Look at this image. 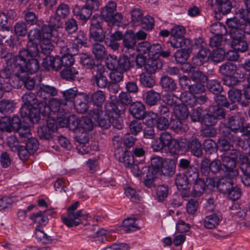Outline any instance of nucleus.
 I'll list each match as a JSON object with an SVG mask.
<instances>
[{
	"label": "nucleus",
	"instance_id": "nucleus-23",
	"mask_svg": "<svg viewBox=\"0 0 250 250\" xmlns=\"http://www.w3.org/2000/svg\"><path fill=\"white\" fill-rule=\"evenodd\" d=\"M246 9L240 8L236 11L238 18L244 20L250 26V0H244Z\"/></svg>",
	"mask_w": 250,
	"mask_h": 250
},
{
	"label": "nucleus",
	"instance_id": "nucleus-16",
	"mask_svg": "<svg viewBox=\"0 0 250 250\" xmlns=\"http://www.w3.org/2000/svg\"><path fill=\"white\" fill-rule=\"evenodd\" d=\"M87 36L85 32L83 31L78 32L76 37L73 40L71 49L74 52V54L78 53L79 47L85 45L87 42Z\"/></svg>",
	"mask_w": 250,
	"mask_h": 250
},
{
	"label": "nucleus",
	"instance_id": "nucleus-62",
	"mask_svg": "<svg viewBox=\"0 0 250 250\" xmlns=\"http://www.w3.org/2000/svg\"><path fill=\"white\" fill-rule=\"evenodd\" d=\"M90 39L95 42H103L105 38V35L103 29H90Z\"/></svg>",
	"mask_w": 250,
	"mask_h": 250
},
{
	"label": "nucleus",
	"instance_id": "nucleus-17",
	"mask_svg": "<svg viewBox=\"0 0 250 250\" xmlns=\"http://www.w3.org/2000/svg\"><path fill=\"white\" fill-rule=\"evenodd\" d=\"M163 63L157 59L150 58L148 59L145 66V69L147 74H153L156 73L158 69L162 68Z\"/></svg>",
	"mask_w": 250,
	"mask_h": 250
},
{
	"label": "nucleus",
	"instance_id": "nucleus-29",
	"mask_svg": "<svg viewBox=\"0 0 250 250\" xmlns=\"http://www.w3.org/2000/svg\"><path fill=\"white\" fill-rule=\"evenodd\" d=\"M28 37L29 39V41L27 44V48H29V46H31L32 45H29V43H32L33 44H36L37 46V48L38 49V44L36 41L41 42V40L42 39V34L41 31L38 29H34L30 30L28 33Z\"/></svg>",
	"mask_w": 250,
	"mask_h": 250
},
{
	"label": "nucleus",
	"instance_id": "nucleus-31",
	"mask_svg": "<svg viewBox=\"0 0 250 250\" xmlns=\"http://www.w3.org/2000/svg\"><path fill=\"white\" fill-rule=\"evenodd\" d=\"M220 219L216 214H212L207 216L204 220V226L208 229H213L217 226L220 222Z\"/></svg>",
	"mask_w": 250,
	"mask_h": 250
},
{
	"label": "nucleus",
	"instance_id": "nucleus-8",
	"mask_svg": "<svg viewBox=\"0 0 250 250\" xmlns=\"http://www.w3.org/2000/svg\"><path fill=\"white\" fill-rule=\"evenodd\" d=\"M92 77L90 82L92 85L100 88H105L108 84V80L105 75V68L103 66H97L92 71Z\"/></svg>",
	"mask_w": 250,
	"mask_h": 250
},
{
	"label": "nucleus",
	"instance_id": "nucleus-21",
	"mask_svg": "<svg viewBox=\"0 0 250 250\" xmlns=\"http://www.w3.org/2000/svg\"><path fill=\"white\" fill-rule=\"evenodd\" d=\"M119 105L122 108V105H120L117 102H114L113 101L107 103L105 105V113L110 117H113L116 115H120L123 110L119 108Z\"/></svg>",
	"mask_w": 250,
	"mask_h": 250
},
{
	"label": "nucleus",
	"instance_id": "nucleus-19",
	"mask_svg": "<svg viewBox=\"0 0 250 250\" xmlns=\"http://www.w3.org/2000/svg\"><path fill=\"white\" fill-rule=\"evenodd\" d=\"M172 47L174 48H183L182 49L191 52L193 48L192 41L189 39L182 38L181 40H171L170 42Z\"/></svg>",
	"mask_w": 250,
	"mask_h": 250
},
{
	"label": "nucleus",
	"instance_id": "nucleus-60",
	"mask_svg": "<svg viewBox=\"0 0 250 250\" xmlns=\"http://www.w3.org/2000/svg\"><path fill=\"white\" fill-rule=\"evenodd\" d=\"M70 13V8L68 5L62 3L59 5L56 10V14L64 19L66 18Z\"/></svg>",
	"mask_w": 250,
	"mask_h": 250
},
{
	"label": "nucleus",
	"instance_id": "nucleus-32",
	"mask_svg": "<svg viewBox=\"0 0 250 250\" xmlns=\"http://www.w3.org/2000/svg\"><path fill=\"white\" fill-rule=\"evenodd\" d=\"M15 103L14 101L3 99L0 101V112L6 114L12 113L15 108Z\"/></svg>",
	"mask_w": 250,
	"mask_h": 250
},
{
	"label": "nucleus",
	"instance_id": "nucleus-44",
	"mask_svg": "<svg viewBox=\"0 0 250 250\" xmlns=\"http://www.w3.org/2000/svg\"><path fill=\"white\" fill-rule=\"evenodd\" d=\"M216 1L218 11L223 15L227 14L230 12L232 5L229 0H216Z\"/></svg>",
	"mask_w": 250,
	"mask_h": 250
},
{
	"label": "nucleus",
	"instance_id": "nucleus-36",
	"mask_svg": "<svg viewBox=\"0 0 250 250\" xmlns=\"http://www.w3.org/2000/svg\"><path fill=\"white\" fill-rule=\"evenodd\" d=\"M91 99L93 104L97 106L96 109H102V105L105 100L104 92L101 90H98L91 95Z\"/></svg>",
	"mask_w": 250,
	"mask_h": 250
},
{
	"label": "nucleus",
	"instance_id": "nucleus-55",
	"mask_svg": "<svg viewBox=\"0 0 250 250\" xmlns=\"http://www.w3.org/2000/svg\"><path fill=\"white\" fill-rule=\"evenodd\" d=\"M170 117L160 116L155 121L157 128L160 130L167 129L170 125Z\"/></svg>",
	"mask_w": 250,
	"mask_h": 250
},
{
	"label": "nucleus",
	"instance_id": "nucleus-5",
	"mask_svg": "<svg viewBox=\"0 0 250 250\" xmlns=\"http://www.w3.org/2000/svg\"><path fill=\"white\" fill-rule=\"evenodd\" d=\"M67 104L62 99L52 98L49 102V106L46 108L49 117H66ZM55 119V117H54Z\"/></svg>",
	"mask_w": 250,
	"mask_h": 250
},
{
	"label": "nucleus",
	"instance_id": "nucleus-1",
	"mask_svg": "<svg viewBox=\"0 0 250 250\" xmlns=\"http://www.w3.org/2000/svg\"><path fill=\"white\" fill-rule=\"evenodd\" d=\"M28 49H22L16 56L13 72L17 69L18 71L26 72L31 74L36 73L40 68L39 61L36 57L39 54V49L36 44L30 43Z\"/></svg>",
	"mask_w": 250,
	"mask_h": 250
},
{
	"label": "nucleus",
	"instance_id": "nucleus-59",
	"mask_svg": "<svg viewBox=\"0 0 250 250\" xmlns=\"http://www.w3.org/2000/svg\"><path fill=\"white\" fill-rule=\"evenodd\" d=\"M151 166L150 167L155 173L158 172L163 167V159L160 156H155L151 159Z\"/></svg>",
	"mask_w": 250,
	"mask_h": 250
},
{
	"label": "nucleus",
	"instance_id": "nucleus-34",
	"mask_svg": "<svg viewBox=\"0 0 250 250\" xmlns=\"http://www.w3.org/2000/svg\"><path fill=\"white\" fill-rule=\"evenodd\" d=\"M193 189L191 192V194L194 197H199L201 196L206 188V184L204 180L201 178L198 179L196 181L193 182Z\"/></svg>",
	"mask_w": 250,
	"mask_h": 250
},
{
	"label": "nucleus",
	"instance_id": "nucleus-41",
	"mask_svg": "<svg viewBox=\"0 0 250 250\" xmlns=\"http://www.w3.org/2000/svg\"><path fill=\"white\" fill-rule=\"evenodd\" d=\"M226 23L229 30H235L239 28H240V27L241 28H246V26L249 25V24L244 20H242V21H240V20L238 19V18L236 17L228 19L226 21Z\"/></svg>",
	"mask_w": 250,
	"mask_h": 250
},
{
	"label": "nucleus",
	"instance_id": "nucleus-14",
	"mask_svg": "<svg viewBox=\"0 0 250 250\" xmlns=\"http://www.w3.org/2000/svg\"><path fill=\"white\" fill-rule=\"evenodd\" d=\"M35 238L37 241L43 245H50L56 243L57 240L48 235L43 231L40 229V226H37L35 229Z\"/></svg>",
	"mask_w": 250,
	"mask_h": 250
},
{
	"label": "nucleus",
	"instance_id": "nucleus-22",
	"mask_svg": "<svg viewBox=\"0 0 250 250\" xmlns=\"http://www.w3.org/2000/svg\"><path fill=\"white\" fill-rule=\"evenodd\" d=\"M228 120L227 127L229 128L230 130L240 132L244 123L242 119L238 116H231L229 117Z\"/></svg>",
	"mask_w": 250,
	"mask_h": 250
},
{
	"label": "nucleus",
	"instance_id": "nucleus-28",
	"mask_svg": "<svg viewBox=\"0 0 250 250\" xmlns=\"http://www.w3.org/2000/svg\"><path fill=\"white\" fill-rule=\"evenodd\" d=\"M239 131H234V130H230L229 128L224 127L222 129V132L226 139L228 140L230 143L238 144L240 142L241 138L237 135Z\"/></svg>",
	"mask_w": 250,
	"mask_h": 250
},
{
	"label": "nucleus",
	"instance_id": "nucleus-15",
	"mask_svg": "<svg viewBox=\"0 0 250 250\" xmlns=\"http://www.w3.org/2000/svg\"><path fill=\"white\" fill-rule=\"evenodd\" d=\"M23 104L22 106H27V108L38 106V104L45 101H39L37 99L36 95L31 92L25 93L22 96Z\"/></svg>",
	"mask_w": 250,
	"mask_h": 250
},
{
	"label": "nucleus",
	"instance_id": "nucleus-63",
	"mask_svg": "<svg viewBox=\"0 0 250 250\" xmlns=\"http://www.w3.org/2000/svg\"><path fill=\"white\" fill-rule=\"evenodd\" d=\"M66 123L67 127L73 131H75L80 128V120L74 115L67 118Z\"/></svg>",
	"mask_w": 250,
	"mask_h": 250
},
{
	"label": "nucleus",
	"instance_id": "nucleus-20",
	"mask_svg": "<svg viewBox=\"0 0 250 250\" xmlns=\"http://www.w3.org/2000/svg\"><path fill=\"white\" fill-rule=\"evenodd\" d=\"M210 55L209 50L206 47L199 50L198 54L193 58V63L200 66L205 62H207Z\"/></svg>",
	"mask_w": 250,
	"mask_h": 250
},
{
	"label": "nucleus",
	"instance_id": "nucleus-10",
	"mask_svg": "<svg viewBox=\"0 0 250 250\" xmlns=\"http://www.w3.org/2000/svg\"><path fill=\"white\" fill-rule=\"evenodd\" d=\"M0 57L3 59L6 64L4 71L7 76L11 75L13 72V66L15 64L16 56L7 51V49L2 46H0Z\"/></svg>",
	"mask_w": 250,
	"mask_h": 250
},
{
	"label": "nucleus",
	"instance_id": "nucleus-38",
	"mask_svg": "<svg viewBox=\"0 0 250 250\" xmlns=\"http://www.w3.org/2000/svg\"><path fill=\"white\" fill-rule=\"evenodd\" d=\"M237 66L235 64L231 62H227L219 67V72L224 76L231 75L235 73Z\"/></svg>",
	"mask_w": 250,
	"mask_h": 250
},
{
	"label": "nucleus",
	"instance_id": "nucleus-12",
	"mask_svg": "<svg viewBox=\"0 0 250 250\" xmlns=\"http://www.w3.org/2000/svg\"><path fill=\"white\" fill-rule=\"evenodd\" d=\"M129 112L135 118L139 120L144 119L146 113L144 104L140 102L132 103L130 105Z\"/></svg>",
	"mask_w": 250,
	"mask_h": 250
},
{
	"label": "nucleus",
	"instance_id": "nucleus-27",
	"mask_svg": "<svg viewBox=\"0 0 250 250\" xmlns=\"http://www.w3.org/2000/svg\"><path fill=\"white\" fill-rule=\"evenodd\" d=\"M160 84L166 91H173L177 88V84L175 81L167 76H164L161 78Z\"/></svg>",
	"mask_w": 250,
	"mask_h": 250
},
{
	"label": "nucleus",
	"instance_id": "nucleus-52",
	"mask_svg": "<svg viewBox=\"0 0 250 250\" xmlns=\"http://www.w3.org/2000/svg\"><path fill=\"white\" fill-rule=\"evenodd\" d=\"M136 218L128 217L123 222V226L125 229V231L126 232L135 231L139 229L137 224L135 223Z\"/></svg>",
	"mask_w": 250,
	"mask_h": 250
},
{
	"label": "nucleus",
	"instance_id": "nucleus-51",
	"mask_svg": "<svg viewBox=\"0 0 250 250\" xmlns=\"http://www.w3.org/2000/svg\"><path fill=\"white\" fill-rule=\"evenodd\" d=\"M210 31L215 35L221 36L225 35L227 32L226 26L220 22L213 23L210 27Z\"/></svg>",
	"mask_w": 250,
	"mask_h": 250
},
{
	"label": "nucleus",
	"instance_id": "nucleus-35",
	"mask_svg": "<svg viewBox=\"0 0 250 250\" xmlns=\"http://www.w3.org/2000/svg\"><path fill=\"white\" fill-rule=\"evenodd\" d=\"M231 45L233 49L241 52L247 51L249 49V42L245 37L232 40Z\"/></svg>",
	"mask_w": 250,
	"mask_h": 250
},
{
	"label": "nucleus",
	"instance_id": "nucleus-42",
	"mask_svg": "<svg viewBox=\"0 0 250 250\" xmlns=\"http://www.w3.org/2000/svg\"><path fill=\"white\" fill-rule=\"evenodd\" d=\"M174 113L176 118L184 120L189 115L188 107L184 104L176 105L174 107Z\"/></svg>",
	"mask_w": 250,
	"mask_h": 250
},
{
	"label": "nucleus",
	"instance_id": "nucleus-9",
	"mask_svg": "<svg viewBox=\"0 0 250 250\" xmlns=\"http://www.w3.org/2000/svg\"><path fill=\"white\" fill-rule=\"evenodd\" d=\"M89 114L100 126L107 129L111 126V117L106 114L102 109H93L90 111Z\"/></svg>",
	"mask_w": 250,
	"mask_h": 250
},
{
	"label": "nucleus",
	"instance_id": "nucleus-53",
	"mask_svg": "<svg viewBox=\"0 0 250 250\" xmlns=\"http://www.w3.org/2000/svg\"><path fill=\"white\" fill-rule=\"evenodd\" d=\"M150 74L142 73L140 75V81L141 83L145 87L151 88L152 87L155 83V81L153 77L150 75Z\"/></svg>",
	"mask_w": 250,
	"mask_h": 250
},
{
	"label": "nucleus",
	"instance_id": "nucleus-25",
	"mask_svg": "<svg viewBox=\"0 0 250 250\" xmlns=\"http://www.w3.org/2000/svg\"><path fill=\"white\" fill-rule=\"evenodd\" d=\"M73 13L76 16L78 17L79 19L84 22L87 21L92 14V11L85 5L81 8L76 7L74 9Z\"/></svg>",
	"mask_w": 250,
	"mask_h": 250
},
{
	"label": "nucleus",
	"instance_id": "nucleus-43",
	"mask_svg": "<svg viewBox=\"0 0 250 250\" xmlns=\"http://www.w3.org/2000/svg\"><path fill=\"white\" fill-rule=\"evenodd\" d=\"M92 51L95 58L98 60L103 59L107 55L105 48L101 44H94L92 47Z\"/></svg>",
	"mask_w": 250,
	"mask_h": 250
},
{
	"label": "nucleus",
	"instance_id": "nucleus-4",
	"mask_svg": "<svg viewBox=\"0 0 250 250\" xmlns=\"http://www.w3.org/2000/svg\"><path fill=\"white\" fill-rule=\"evenodd\" d=\"M79 205V202L76 201L67 209V216L62 217V220L64 224L69 228L78 226L81 224V219L88 217L89 214L83 212V210L76 211Z\"/></svg>",
	"mask_w": 250,
	"mask_h": 250
},
{
	"label": "nucleus",
	"instance_id": "nucleus-46",
	"mask_svg": "<svg viewBox=\"0 0 250 250\" xmlns=\"http://www.w3.org/2000/svg\"><path fill=\"white\" fill-rule=\"evenodd\" d=\"M30 219L41 226H45L48 222V218L45 216V212L41 211L32 213L30 216Z\"/></svg>",
	"mask_w": 250,
	"mask_h": 250
},
{
	"label": "nucleus",
	"instance_id": "nucleus-45",
	"mask_svg": "<svg viewBox=\"0 0 250 250\" xmlns=\"http://www.w3.org/2000/svg\"><path fill=\"white\" fill-rule=\"evenodd\" d=\"M184 174L190 184L192 183L199 179L198 169L193 165L189 167Z\"/></svg>",
	"mask_w": 250,
	"mask_h": 250
},
{
	"label": "nucleus",
	"instance_id": "nucleus-24",
	"mask_svg": "<svg viewBox=\"0 0 250 250\" xmlns=\"http://www.w3.org/2000/svg\"><path fill=\"white\" fill-rule=\"evenodd\" d=\"M75 139L79 143L77 147L79 151H83V153L88 152L89 137L88 135L85 133H82L80 136H76Z\"/></svg>",
	"mask_w": 250,
	"mask_h": 250
},
{
	"label": "nucleus",
	"instance_id": "nucleus-30",
	"mask_svg": "<svg viewBox=\"0 0 250 250\" xmlns=\"http://www.w3.org/2000/svg\"><path fill=\"white\" fill-rule=\"evenodd\" d=\"M188 149L191 153L197 157H200L203 154L202 147L201 143L196 138L193 139L188 146Z\"/></svg>",
	"mask_w": 250,
	"mask_h": 250
},
{
	"label": "nucleus",
	"instance_id": "nucleus-57",
	"mask_svg": "<svg viewBox=\"0 0 250 250\" xmlns=\"http://www.w3.org/2000/svg\"><path fill=\"white\" fill-rule=\"evenodd\" d=\"M175 183L178 189H185L190 184L184 174L179 173L176 175Z\"/></svg>",
	"mask_w": 250,
	"mask_h": 250
},
{
	"label": "nucleus",
	"instance_id": "nucleus-33",
	"mask_svg": "<svg viewBox=\"0 0 250 250\" xmlns=\"http://www.w3.org/2000/svg\"><path fill=\"white\" fill-rule=\"evenodd\" d=\"M180 100L183 103V104L186 105L187 107L188 106L192 107L197 105L196 96L187 91L181 94L180 96Z\"/></svg>",
	"mask_w": 250,
	"mask_h": 250
},
{
	"label": "nucleus",
	"instance_id": "nucleus-26",
	"mask_svg": "<svg viewBox=\"0 0 250 250\" xmlns=\"http://www.w3.org/2000/svg\"><path fill=\"white\" fill-rule=\"evenodd\" d=\"M16 40L12 36V32L9 30L0 31V44L4 43L11 47H14Z\"/></svg>",
	"mask_w": 250,
	"mask_h": 250
},
{
	"label": "nucleus",
	"instance_id": "nucleus-40",
	"mask_svg": "<svg viewBox=\"0 0 250 250\" xmlns=\"http://www.w3.org/2000/svg\"><path fill=\"white\" fill-rule=\"evenodd\" d=\"M56 29L50 24L44 25L42 30V39L54 40L57 33Z\"/></svg>",
	"mask_w": 250,
	"mask_h": 250
},
{
	"label": "nucleus",
	"instance_id": "nucleus-6",
	"mask_svg": "<svg viewBox=\"0 0 250 250\" xmlns=\"http://www.w3.org/2000/svg\"><path fill=\"white\" fill-rule=\"evenodd\" d=\"M116 3L110 1L101 10V15L107 22H110L113 24L116 22H120L122 20L121 14L116 13Z\"/></svg>",
	"mask_w": 250,
	"mask_h": 250
},
{
	"label": "nucleus",
	"instance_id": "nucleus-7",
	"mask_svg": "<svg viewBox=\"0 0 250 250\" xmlns=\"http://www.w3.org/2000/svg\"><path fill=\"white\" fill-rule=\"evenodd\" d=\"M58 130L57 123L55 119H49L46 125L39 127L37 133L39 137L42 140H49L53 138L54 133Z\"/></svg>",
	"mask_w": 250,
	"mask_h": 250
},
{
	"label": "nucleus",
	"instance_id": "nucleus-64",
	"mask_svg": "<svg viewBox=\"0 0 250 250\" xmlns=\"http://www.w3.org/2000/svg\"><path fill=\"white\" fill-rule=\"evenodd\" d=\"M209 112L211 113L216 119H223L225 117L226 113L224 108L220 105H214L209 107Z\"/></svg>",
	"mask_w": 250,
	"mask_h": 250
},
{
	"label": "nucleus",
	"instance_id": "nucleus-3",
	"mask_svg": "<svg viewBox=\"0 0 250 250\" xmlns=\"http://www.w3.org/2000/svg\"><path fill=\"white\" fill-rule=\"evenodd\" d=\"M27 106H21L20 109L21 116L23 118H26L32 123H38L40 120V114L43 116H47L46 108H47V104L46 102H42L38 104V106L27 108Z\"/></svg>",
	"mask_w": 250,
	"mask_h": 250
},
{
	"label": "nucleus",
	"instance_id": "nucleus-58",
	"mask_svg": "<svg viewBox=\"0 0 250 250\" xmlns=\"http://www.w3.org/2000/svg\"><path fill=\"white\" fill-rule=\"evenodd\" d=\"M81 62L83 65L86 68L91 69L94 70V68L98 66L95 65V61L89 55L86 54H83L81 57Z\"/></svg>",
	"mask_w": 250,
	"mask_h": 250
},
{
	"label": "nucleus",
	"instance_id": "nucleus-61",
	"mask_svg": "<svg viewBox=\"0 0 250 250\" xmlns=\"http://www.w3.org/2000/svg\"><path fill=\"white\" fill-rule=\"evenodd\" d=\"M191 72V79L197 83H205L208 81V77L201 71L199 70H193Z\"/></svg>",
	"mask_w": 250,
	"mask_h": 250
},
{
	"label": "nucleus",
	"instance_id": "nucleus-13",
	"mask_svg": "<svg viewBox=\"0 0 250 250\" xmlns=\"http://www.w3.org/2000/svg\"><path fill=\"white\" fill-rule=\"evenodd\" d=\"M136 45L135 34L132 30H127L124 34L123 39V45L125 51L134 50Z\"/></svg>",
	"mask_w": 250,
	"mask_h": 250
},
{
	"label": "nucleus",
	"instance_id": "nucleus-47",
	"mask_svg": "<svg viewBox=\"0 0 250 250\" xmlns=\"http://www.w3.org/2000/svg\"><path fill=\"white\" fill-rule=\"evenodd\" d=\"M240 169L242 172L241 176L242 182L245 186L250 187V166L241 165Z\"/></svg>",
	"mask_w": 250,
	"mask_h": 250
},
{
	"label": "nucleus",
	"instance_id": "nucleus-2",
	"mask_svg": "<svg viewBox=\"0 0 250 250\" xmlns=\"http://www.w3.org/2000/svg\"><path fill=\"white\" fill-rule=\"evenodd\" d=\"M232 151L230 153L231 157L225 155L221 156L223 165L226 169L225 176L218 181L217 188L219 191L224 194L232 188L233 179L238 175V172L236 169V160L240 155V152L236 150Z\"/></svg>",
	"mask_w": 250,
	"mask_h": 250
},
{
	"label": "nucleus",
	"instance_id": "nucleus-48",
	"mask_svg": "<svg viewBox=\"0 0 250 250\" xmlns=\"http://www.w3.org/2000/svg\"><path fill=\"white\" fill-rule=\"evenodd\" d=\"M185 33V28L181 25L175 26L170 30V35L173 38L172 40H181Z\"/></svg>",
	"mask_w": 250,
	"mask_h": 250
},
{
	"label": "nucleus",
	"instance_id": "nucleus-37",
	"mask_svg": "<svg viewBox=\"0 0 250 250\" xmlns=\"http://www.w3.org/2000/svg\"><path fill=\"white\" fill-rule=\"evenodd\" d=\"M78 70L73 67L65 68L61 71L62 79L67 81H74L78 75Z\"/></svg>",
	"mask_w": 250,
	"mask_h": 250
},
{
	"label": "nucleus",
	"instance_id": "nucleus-11",
	"mask_svg": "<svg viewBox=\"0 0 250 250\" xmlns=\"http://www.w3.org/2000/svg\"><path fill=\"white\" fill-rule=\"evenodd\" d=\"M61 62L58 59V56L53 57L47 55L43 58L42 62V67L47 71H59L61 69Z\"/></svg>",
	"mask_w": 250,
	"mask_h": 250
},
{
	"label": "nucleus",
	"instance_id": "nucleus-18",
	"mask_svg": "<svg viewBox=\"0 0 250 250\" xmlns=\"http://www.w3.org/2000/svg\"><path fill=\"white\" fill-rule=\"evenodd\" d=\"M57 94L58 90L54 86L43 84L40 86L37 91L38 95L43 99H46L49 96H55Z\"/></svg>",
	"mask_w": 250,
	"mask_h": 250
},
{
	"label": "nucleus",
	"instance_id": "nucleus-49",
	"mask_svg": "<svg viewBox=\"0 0 250 250\" xmlns=\"http://www.w3.org/2000/svg\"><path fill=\"white\" fill-rule=\"evenodd\" d=\"M54 40L42 39L40 42L42 53L44 55H49L54 49L52 42Z\"/></svg>",
	"mask_w": 250,
	"mask_h": 250
},
{
	"label": "nucleus",
	"instance_id": "nucleus-54",
	"mask_svg": "<svg viewBox=\"0 0 250 250\" xmlns=\"http://www.w3.org/2000/svg\"><path fill=\"white\" fill-rule=\"evenodd\" d=\"M208 81L207 86L211 92L217 95L222 91V86L219 81L216 80H210Z\"/></svg>",
	"mask_w": 250,
	"mask_h": 250
},
{
	"label": "nucleus",
	"instance_id": "nucleus-56",
	"mask_svg": "<svg viewBox=\"0 0 250 250\" xmlns=\"http://www.w3.org/2000/svg\"><path fill=\"white\" fill-rule=\"evenodd\" d=\"M131 67V63L129 58L125 55L120 57L118 60V69L127 72Z\"/></svg>",
	"mask_w": 250,
	"mask_h": 250
},
{
	"label": "nucleus",
	"instance_id": "nucleus-50",
	"mask_svg": "<svg viewBox=\"0 0 250 250\" xmlns=\"http://www.w3.org/2000/svg\"><path fill=\"white\" fill-rule=\"evenodd\" d=\"M129 168L131 169V171L133 175L136 177L145 175V173H147L146 171L151 170L150 167H145L142 165L133 164Z\"/></svg>",
	"mask_w": 250,
	"mask_h": 250
},
{
	"label": "nucleus",
	"instance_id": "nucleus-39",
	"mask_svg": "<svg viewBox=\"0 0 250 250\" xmlns=\"http://www.w3.org/2000/svg\"><path fill=\"white\" fill-rule=\"evenodd\" d=\"M160 100L161 95L154 90H149L146 93L145 98L146 103L147 104L150 106H153L156 104Z\"/></svg>",
	"mask_w": 250,
	"mask_h": 250
}]
</instances>
